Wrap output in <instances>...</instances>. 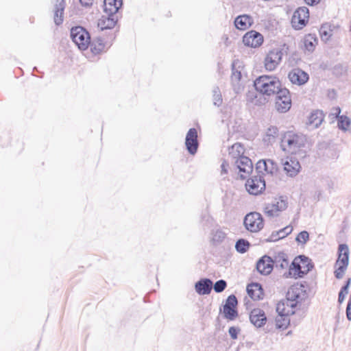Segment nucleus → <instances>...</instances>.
Listing matches in <instances>:
<instances>
[{"label": "nucleus", "mask_w": 351, "mask_h": 351, "mask_svg": "<svg viewBox=\"0 0 351 351\" xmlns=\"http://www.w3.org/2000/svg\"><path fill=\"white\" fill-rule=\"evenodd\" d=\"M309 239V234L306 231L300 232L297 237L296 241L299 243H305Z\"/></svg>", "instance_id": "obj_41"}, {"label": "nucleus", "mask_w": 351, "mask_h": 351, "mask_svg": "<svg viewBox=\"0 0 351 351\" xmlns=\"http://www.w3.org/2000/svg\"><path fill=\"white\" fill-rule=\"evenodd\" d=\"M73 41L81 50H86L90 43V38L88 32L82 27H75L71 30Z\"/></svg>", "instance_id": "obj_6"}, {"label": "nucleus", "mask_w": 351, "mask_h": 351, "mask_svg": "<svg viewBox=\"0 0 351 351\" xmlns=\"http://www.w3.org/2000/svg\"><path fill=\"white\" fill-rule=\"evenodd\" d=\"M244 147L241 143H237L232 145L230 154L235 158H239L241 156H243V154H244Z\"/></svg>", "instance_id": "obj_35"}, {"label": "nucleus", "mask_w": 351, "mask_h": 351, "mask_svg": "<svg viewBox=\"0 0 351 351\" xmlns=\"http://www.w3.org/2000/svg\"><path fill=\"white\" fill-rule=\"evenodd\" d=\"M304 1L307 5H311V6L317 5L321 1V0H304Z\"/></svg>", "instance_id": "obj_45"}, {"label": "nucleus", "mask_w": 351, "mask_h": 351, "mask_svg": "<svg viewBox=\"0 0 351 351\" xmlns=\"http://www.w3.org/2000/svg\"><path fill=\"white\" fill-rule=\"evenodd\" d=\"M255 90L266 97L274 96L282 88L280 79L274 75H263L254 82Z\"/></svg>", "instance_id": "obj_3"}, {"label": "nucleus", "mask_w": 351, "mask_h": 351, "mask_svg": "<svg viewBox=\"0 0 351 351\" xmlns=\"http://www.w3.org/2000/svg\"><path fill=\"white\" fill-rule=\"evenodd\" d=\"M349 248L346 244H340L338 247V257L335 264V276L337 278H341L349 264Z\"/></svg>", "instance_id": "obj_5"}, {"label": "nucleus", "mask_w": 351, "mask_h": 351, "mask_svg": "<svg viewBox=\"0 0 351 351\" xmlns=\"http://www.w3.org/2000/svg\"><path fill=\"white\" fill-rule=\"evenodd\" d=\"M289 47L286 43L275 45L266 53L263 64L266 71H273L277 69L282 60L283 52L287 53Z\"/></svg>", "instance_id": "obj_4"}, {"label": "nucleus", "mask_w": 351, "mask_h": 351, "mask_svg": "<svg viewBox=\"0 0 351 351\" xmlns=\"http://www.w3.org/2000/svg\"><path fill=\"white\" fill-rule=\"evenodd\" d=\"M250 244L248 241L244 240V239H240L236 243V249L238 252L241 253L245 252L248 248H249Z\"/></svg>", "instance_id": "obj_37"}, {"label": "nucleus", "mask_w": 351, "mask_h": 351, "mask_svg": "<svg viewBox=\"0 0 351 351\" xmlns=\"http://www.w3.org/2000/svg\"><path fill=\"white\" fill-rule=\"evenodd\" d=\"M244 225L247 230L252 232H257L263 228L264 220L260 213L253 212L245 216Z\"/></svg>", "instance_id": "obj_9"}, {"label": "nucleus", "mask_w": 351, "mask_h": 351, "mask_svg": "<svg viewBox=\"0 0 351 351\" xmlns=\"http://www.w3.org/2000/svg\"><path fill=\"white\" fill-rule=\"evenodd\" d=\"M185 145L187 150L191 154H195L198 147L197 131L195 128H191L186 136Z\"/></svg>", "instance_id": "obj_16"}, {"label": "nucleus", "mask_w": 351, "mask_h": 351, "mask_svg": "<svg viewBox=\"0 0 351 351\" xmlns=\"http://www.w3.org/2000/svg\"><path fill=\"white\" fill-rule=\"evenodd\" d=\"M319 34L322 40L327 41L332 35V29L330 25L326 23L321 26Z\"/></svg>", "instance_id": "obj_32"}, {"label": "nucleus", "mask_w": 351, "mask_h": 351, "mask_svg": "<svg viewBox=\"0 0 351 351\" xmlns=\"http://www.w3.org/2000/svg\"><path fill=\"white\" fill-rule=\"evenodd\" d=\"M298 304L289 300L287 297L285 300L280 301L276 307V311L278 314L282 315H287L289 317L295 313Z\"/></svg>", "instance_id": "obj_15"}, {"label": "nucleus", "mask_w": 351, "mask_h": 351, "mask_svg": "<svg viewBox=\"0 0 351 351\" xmlns=\"http://www.w3.org/2000/svg\"><path fill=\"white\" fill-rule=\"evenodd\" d=\"M276 94L275 98V108L280 113H285L291 107V97L290 92L285 88H282Z\"/></svg>", "instance_id": "obj_7"}, {"label": "nucleus", "mask_w": 351, "mask_h": 351, "mask_svg": "<svg viewBox=\"0 0 351 351\" xmlns=\"http://www.w3.org/2000/svg\"><path fill=\"white\" fill-rule=\"evenodd\" d=\"M80 1L82 5L89 6L93 3L94 0H80Z\"/></svg>", "instance_id": "obj_46"}, {"label": "nucleus", "mask_w": 351, "mask_h": 351, "mask_svg": "<svg viewBox=\"0 0 351 351\" xmlns=\"http://www.w3.org/2000/svg\"><path fill=\"white\" fill-rule=\"evenodd\" d=\"M245 188L250 194L257 195L265 190V182L261 176H253L247 179Z\"/></svg>", "instance_id": "obj_12"}, {"label": "nucleus", "mask_w": 351, "mask_h": 351, "mask_svg": "<svg viewBox=\"0 0 351 351\" xmlns=\"http://www.w3.org/2000/svg\"><path fill=\"white\" fill-rule=\"evenodd\" d=\"M307 295L306 287L302 283L296 282L289 287L286 297L298 304L305 300Z\"/></svg>", "instance_id": "obj_10"}, {"label": "nucleus", "mask_w": 351, "mask_h": 351, "mask_svg": "<svg viewBox=\"0 0 351 351\" xmlns=\"http://www.w3.org/2000/svg\"><path fill=\"white\" fill-rule=\"evenodd\" d=\"M276 327L280 330L287 329L290 324V319L287 315L278 314L276 318Z\"/></svg>", "instance_id": "obj_31"}, {"label": "nucleus", "mask_w": 351, "mask_h": 351, "mask_svg": "<svg viewBox=\"0 0 351 351\" xmlns=\"http://www.w3.org/2000/svg\"><path fill=\"white\" fill-rule=\"evenodd\" d=\"M337 120V125L339 129L343 131H347L350 129L351 126V120L346 115H341Z\"/></svg>", "instance_id": "obj_33"}, {"label": "nucleus", "mask_w": 351, "mask_h": 351, "mask_svg": "<svg viewBox=\"0 0 351 351\" xmlns=\"http://www.w3.org/2000/svg\"><path fill=\"white\" fill-rule=\"evenodd\" d=\"M287 206V201L282 197H279L275 198L271 203L267 204L264 208V212L269 217H276L285 210Z\"/></svg>", "instance_id": "obj_11"}, {"label": "nucleus", "mask_w": 351, "mask_h": 351, "mask_svg": "<svg viewBox=\"0 0 351 351\" xmlns=\"http://www.w3.org/2000/svg\"><path fill=\"white\" fill-rule=\"evenodd\" d=\"M63 14L64 10L63 8H58L54 13V22L56 25H60L63 21Z\"/></svg>", "instance_id": "obj_38"}, {"label": "nucleus", "mask_w": 351, "mask_h": 351, "mask_svg": "<svg viewBox=\"0 0 351 351\" xmlns=\"http://www.w3.org/2000/svg\"><path fill=\"white\" fill-rule=\"evenodd\" d=\"M213 282L210 280L202 279L195 284V290L200 295L209 294L211 291Z\"/></svg>", "instance_id": "obj_27"}, {"label": "nucleus", "mask_w": 351, "mask_h": 351, "mask_svg": "<svg viewBox=\"0 0 351 351\" xmlns=\"http://www.w3.org/2000/svg\"><path fill=\"white\" fill-rule=\"evenodd\" d=\"M293 231V227L291 226H287L284 228L280 230L277 235L279 239H282L287 237V235L290 234L291 232Z\"/></svg>", "instance_id": "obj_39"}, {"label": "nucleus", "mask_w": 351, "mask_h": 351, "mask_svg": "<svg viewBox=\"0 0 351 351\" xmlns=\"http://www.w3.org/2000/svg\"><path fill=\"white\" fill-rule=\"evenodd\" d=\"M309 19V11L306 7L298 8L291 18V25L295 29H302L306 25Z\"/></svg>", "instance_id": "obj_8"}, {"label": "nucleus", "mask_w": 351, "mask_h": 351, "mask_svg": "<svg viewBox=\"0 0 351 351\" xmlns=\"http://www.w3.org/2000/svg\"><path fill=\"white\" fill-rule=\"evenodd\" d=\"M350 282H351V279L350 278L348 279L346 284L341 288V289L339 293L338 302L340 304L344 301L345 298L348 293V288H349Z\"/></svg>", "instance_id": "obj_36"}, {"label": "nucleus", "mask_w": 351, "mask_h": 351, "mask_svg": "<svg viewBox=\"0 0 351 351\" xmlns=\"http://www.w3.org/2000/svg\"><path fill=\"white\" fill-rule=\"evenodd\" d=\"M229 334L231 336V337L233 339H235L237 338V333H238V331H237V329L234 327H230L229 328Z\"/></svg>", "instance_id": "obj_44"}, {"label": "nucleus", "mask_w": 351, "mask_h": 351, "mask_svg": "<svg viewBox=\"0 0 351 351\" xmlns=\"http://www.w3.org/2000/svg\"><path fill=\"white\" fill-rule=\"evenodd\" d=\"M324 119V114L321 110H315L311 112L308 117V124L312 128H316L319 127Z\"/></svg>", "instance_id": "obj_28"}, {"label": "nucleus", "mask_w": 351, "mask_h": 351, "mask_svg": "<svg viewBox=\"0 0 351 351\" xmlns=\"http://www.w3.org/2000/svg\"><path fill=\"white\" fill-rule=\"evenodd\" d=\"M116 23L114 15H104L98 20L97 26L101 30L112 29L115 26Z\"/></svg>", "instance_id": "obj_26"}, {"label": "nucleus", "mask_w": 351, "mask_h": 351, "mask_svg": "<svg viewBox=\"0 0 351 351\" xmlns=\"http://www.w3.org/2000/svg\"><path fill=\"white\" fill-rule=\"evenodd\" d=\"M237 303V298L234 295H231L227 298L223 308V313L227 319L234 320L238 316Z\"/></svg>", "instance_id": "obj_14"}, {"label": "nucleus", "mask_w": 351, "mask_h": 351, "mask_svg": "<svg viewBox=\"0 0 351 351\" xmlns=\"http://www.w3.org/2000/svg\"><path fill=\"white\" fill-rule=\"evenodd\" d=\"M122 5V0H104V10L109 15L116 14Z\"/></svg>", "instance_id": "obj_24"}, {"label": "nucleus", "mask_w": 351, "mask_h": 351, "mask_svg": "<svg viewBox=\"0 0 351 351\" xmlns=\"http://www.w3.org/2000/svg\"><path fill=\"white\" fill-rule=\"evenodd\" d=\"M278 128L275 126L269 127L267 131V136H269L268 140H270V137L274 138L278 134Z\"/></svg>", "instance_id": "obj_42"}, {"label": "nucleus", "mask_w": 351, "mask_h": 351, "mask_svg": "<svg viewBox=\"0 0 351 351\" xmlns=\"http://www.w3.org/2000/svg\"><path fill=\"white\" fill-rule=\"evenodd\" d=\"M313 268L314 263L311 258L304 255H299L294 258L284 276L287 278L295 280L303 278Z\"/></svg>", "instance_id": "obj_2"}, {"label": "nucleus", "mask_w": 351, "mask_h": 351, "mask_svg": "<svg viewBox=\"0 0 351 351\" xmlns=\"http://www.w3.org/2000/svg\"><path fill=\"white\" fill-rule=\"evenodd\" d=\"M250 319L256 327H262L267 322V317L265 311L259 308H254L250 314Z\"/></svg>", "instance_id": "obj_18"}, {"label": "nucleus", "mask_w": 351, "mask_h": 351, "mask_svg": "<svg viewBox=\"0 0 351 351\" xmlns=\"http://www.w3.org/2000/svg\"><path fill=\"white\" fill-rule=\"evenodd\" d=\"M257 168L261 171H265L271 175L276 173L278 170L277 164L270 159L259 160L257 162Z\"/></svg>", "instance_id": "obj_22"}, {"label": "nucleus", "mask_w": 351, "mask_h": 351, "mask_svg": "<svg viewBox=\"0 0 351 351\" xmlns=\"http://www.w3.org/2000/svg\"><path fill=\"white\" fill-rule=\"evenodd\" d=\"M290 81L295 84L303 85L308 80V75L300 69H294L288 75Z\"/></svg>", "instance_id": "obj_19"}, {"label": "nucleus", "mask_w": 351, "mask_h": 351, "mask_svg": "<svg viewBox=\"0 0 351 351\" xmlns=\"http://www.w3.org/2000/svg\"><path fill=\"white\" fill-rule=\"evenodd\" d=\"M341 108L337 106V107H335L332 109V112L330 113V117H332V118H335V119H338L339 117H340V113H341Z\"/></svg>", "instance_id": "obj_43"}, {"label": "nucleus", "mask_w": 351, "mask_h": 351, "mask_svg": "<svg viewBox=\"0 0 351 351\" xmlns=\"http://www.w3.org/2000/svg\"><path fill=\"white\" fill-rule=\"evenodd\" d=\"M253 19L247 14L238 16L234 20V25L239 30H246L253 24Z\"/></svg>", "instance_id": "obj_23"}, {"label": "nucleus", "mask_w": 351, "mask_h": 351, "mask_svg": "<svg viewBox=\"0 0 351 351\" xmlns=\"http://www.w3.org/2000/svg\"><path fill=\"white\" fill-rule=\"evenodd\" d=\"M300 164L298 160L288 158L284 163V169L290 176L296 175L300 169Z\"/></svg>", "instance_id": "obj_25"}, {"label": "nucleus", "mask_w": 351, "mask_h": 351, "mask_svg": "<svg viewBox=\"0 0 351 351\" xmlns=\"http://www.w3.org/2000/svg\"><path fill=\"white\" fill-rule=\"evenodd\" d=\"M106 49V45L101 39H97L91 45V51L95 54L100 53Z\"/></svg>", "instance_id": "obj_34"}, {"label": "nucleus", "mask_w": 351, "mask_h": 351, "mask_svg": "<svg viewBox=\"0 0 351 351\" xmlns=\"http://www.w3.org/2000/svg\"><path fill=\"white\" fill-rule=\"evenodd\" d=\"M247 293L249 297L254 301L263 300L265 296L262 286L256 282H253L247 285Z\"/></svg>", "instance_id": "obj_21"}, {"label": "nucleus", "mask_w": 351, "mask_h": 351, "mask_svg": "<svg viewBox=\"0 0 351 351\" xmlns=\"http://www.w3.org/2000/svg\"><path fill=\"white\" fill-rule=\"evenodd\" d=\"M276 263V267H280L282 269L289 268V261L288 256L283 252H278L274 256V263Z\"/></svg>", "instance_id": "obj_30"}, {"label": "nucleus", "mask_w": 351, "mask_h": 351, "mask_svg": "<svg viewBox=\"0 0 351 351\" xmlns=\"http://www.w3.org/2000/svg\"><path fill=\"white\" fill-rule=\"evenodd\" d=\"M274 267V261L268 256H263L256 263L258 271L263 275L269 274Z\"/></svg>", "instance_id": "obj_20"}, {"label": "nucleus", "mask_w": 351, "mask_h": 351, "mask_svg": "<svg viewBox=\"0 0 351 351\" xmlns=\"http://www.w3.org/2000/svg\"><path fill=\"white\" fill-rule=\"evenodd\" d=\"M303 43L307 51H313L318 43V40L315 34H308L304 37Z\"/></svg>", "instance_id": "obj_29"}, {"label": "nucleus", "mask_w": 351, "mask_h": 351, "mask_svg": "<svg viewBox=\"0 0 351 351\" xmlns=\"http://www.w3.org/2000/svg\"><path fill=\"white\" fill-rule=\"evenodd\" d=\"M264 41L263 36L255 31L250 30L243 36V44L248 47L258 48L262 45Z\"/></svg>", "instance_id": "obj_13"}, {"label": "nucleus", "mask_w": 351, "mask_h": 351, "mask_svg": "<svg viewBox=\"0 0 351 351\" xmlns=\"http://www.w3.org/2000/svg\"><path fill=\"white\" fill-rule=\"evenodd\" d=\"M306 142L304 136L293 131H287L282 137L281 147L283 151L291 155L303 156L306 154Z\"/></svg>", "instance_id": "obj_1"}, {"label": "nucleus", "mask_w": 351, "mask_h": 351, "mask_svg": "<svg viewBox=\"0 0 351 351\" xmlns=\"http://www.w3.org/2000/svg\"><path fill=\"white\" fill-rule=\"evenodd\" d=\"M221 167L222 172L226 173L228 172L227 168L228 167V163L226 161H223Z\"/></svg>", "instance_id": "obj_47"}, {"label": "nucleus", "mask_w": 351, "mask_h": 351, "mask_svg": "<svg viewBox=\"0 0 351 351\" xmlns=\"http://www.w3.org/2000/svg\"><path fill=\"white\" fill-rule=\"evenodd\" d=\"M236 162L242 178H246L252 171L253 165L248 157L241 156L237 160Z\"/></svg>", "instance_id": "obj_17"}, {"label": "nucleus", "mask_w": 351, "mask_h": 351, "mask_svg": "<svg viewBox=\"0 0 351 351\" xmlns=\"http://www.w3.org/2000/svg\"><path fill=\"white\" fill-rule=\"evenodd\" d=\"M226 282L223 280H220L214 285V290L217 293H220L226 289Z\"/></svg>", "instance_id": "obj_40"}]
</instances>
